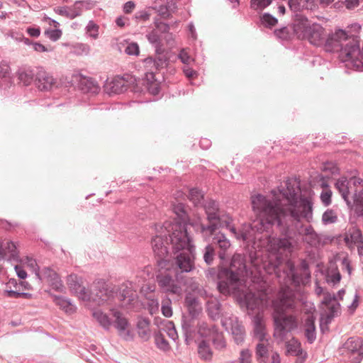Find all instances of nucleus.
<instances>
[{
	"instance_id": "obj_1",
	"label": "nucleus",
	"mask_w": 363,
	"mask_h": 363,
	"mask_svg": "<svg viewBox=\"0 0 363 363\" xmlns=\"http://www.w3.org/2000/svg\"><path fill=\"white\" fill-rule=\"evenodd\" d=\"M298 188L286 180L285 186L279 189L284 202L279 199H267L258 194L251 196V203L257 218L250 225L252 230L269 233L276 228L284 237L277 242L279 249L293 247V242L302 233L303 220H313V202L307 196H298Z\"/></svg>"
},
{
	"instance_id": "obj_2",
	"label": "nucleus",
	"mask_w": 363,
	"mask_h": 363,
	"mask_svg": "<svg viewBox=\"0 0 363 363\" xmlns=\"http://www.w3.org/2000/svg\"><path fill=\"white\" fill-rule=\"evenodd\" d=\"M174 211L182 220L172 223L165 222L164 227L168 233L172 247L175 252L182 251L175 258L176 265L182 272H189L194 267L193 253L195 247L187 232L184 205L178 203L174 206Z\"/></svg>"
},
{
	"instance_id": "obj_3",
	"label": "nucleus",
	"mask_w": 363,
	"mask_h": 363,
	"mask_svg": "<svg viewBox=\"0 0 363 363\" xmlns=\"http://www.w3.org/2000/svg\"><path fill=\"white\" fill-rule=\"evenodd\" d=\"M296 304L294 294L289 288L282 289L272 302L274 337L280 341L284 340L288 333L298 328L297 315L286 313L288 310L295 309Z\"/></svg>"
},
{
	"instance_id": "obj_4",
	"label": "nucleus",
	"mask_w": 363,
	"mask_h": 363,
	"mask_svg": "<svg viewBox=\"0 0 363 363\" xmlns=\"http://www.w3.org/2000/svg\"><path fill=\"white\" fill-rule=\"evenodd\" d=\"M324 50L329 52H339L341 60L350 62L357 69L363 67L359 41L342 29H337L325 37Z\"/></svg>"
},
{
	"instance_id": "obj_5",
	"label": "nucleus",
	"mask_w": 363,
	"mask_h": 363,
	"mask_svg": "<svg viewBox=\"0 0 363 363\" xmlns=\"http://www.w3.org/2000/svg\"><path fill=\"white\" fill-rule=\"evenodd\" d=\"M203 206L207 216V220L209 222L208 225L200 224L199 230L205 240L208 239L216 233L219 228H225L229 230L238 240L243 241H250L252 237L250 227L237 230L232 225L233 218L228 214H220L219 211V204L214 200L210 199Z\"/></svg>"
},
{
	"instance_id": "obj_6",
	"label": "nucleus",
	"mask_w": 363,
	"mask_h": 363,
	"mask_svg": "<svg viewBox=\"0 0 363 363\" xmlns=\"http://www.w3.org/2000/svg\"><path fill=\"white\" fill-rule=\"evenodd\" d=\"M246 274L247 267L243 257L235 255L230 267L221 268L218 272V290L224 296L235 293L240 286L241 278Z\"/></svg>"
},
{
	"instance_id": "obj_7",
	"label": "nucleus",
	"mask_w": 363,
	"mask_h": 363,
	"mask_svg": "<svg viewBox=\"0 0 363 363\" xmlns=\"http://www.w3.org/2000/svg\"><path fill=\"white\" fill-rule=\"evenodd\" d=\"M67 284L72 291L84 301L104 303L113 297L112 291L106 288L104 283L94 284L90 291L83 285L82 279L76 274H70L67 279Z\"/></svg>"
},
{
	"instance_id": "obj_8",
	"label": "nucleus",
	"mask_w": 363,
	"mask_h": 363,
	"mask_svg": "<svg viewBox=\"0 0 363 363\" xmlns=\"http://www.w3.org/2000/svg\"><path fill=\"white\" fill-rule=\"evenodd\" d=\"M296 21H299V29H303V36L311 44L315 46H323L325 40V29L318 23L308 24L307 18L301 14L296 13Z\"/></svg>"
},
{
	"instance_id": "obj_9",
	"label": "nucleus",
	"mask_w": 363,
	"mask_h": 363,
	"mask_svg": "<svg viewBox=\"0 0 363 363\" xmlns=\"http://www.w3.org/2000/svg\"><path fill=\"white\" fill-rule=\"evenodd\" d=\"M350 181L345 177H341L335 182V187L350 208L355 207V211L359 216H363V190L351 196L349 191Z\"/></svg>"
},
{
	"instance_id": "obj_10",
	"label": "nucleus",
	"mask_w": 363,
	"mask_h": 363,
	"mask_svg": "<svg viewBox=\"0 0 363 363\" xmlns=\"http://www.w3.org/2000/svg\"><path fill=\"white\" fill-rule=\"evenodd\" d=\"M152 250L157 257V264L160 269L169 270L170 267H174L175 269H178L182 272V270L175 264V258L177 255L182 252V250L178 252H175L172 249L174 252V260L173 262L170 264L167 247L164 245V240L162 235H156L152 239Z\"/></svg>"
},
{
	"instance_id": "obj_11",
	"label": "nucleus",
	"mask_w": 363,
	"mask_h": 363,
	"mask_svg": "<svg viewBox=\"0 0 363 363\" xmlns=\"http://www.w3.org/2000/svg\"><path fill=\"white\" fill-rule=\"evenodd\" d=\"M340 350L348 356L351 363H360L363 359V340L360 337H349Z\"/></svg>"
},
{
	"instance_id": "obj_12",
	"label": "nucleus",
	"mask_w": 363,
	"mask_h": 363,
	"mask_svg": "<svg viewBox=\"0 0 363 363\" xmlns=\"http://www.w3.org/2000/svg\"><path fill=\"white\" fill-rule=\"evenodd\" d=\"M112 325L117 330L120 337L125 340L133 339V335L130 330V323L128 319L116 309L111 310Z\"/></svg>"
},
{
	"instance_id": "obj_13",
	"label": "nucleus",
	"mask_w": 363,
	"mask_h": 363,
	"mask_svg": "<svg viewBox=\"0 0 363 363\" xmlns=\"http://www.w3.org/2000/svg\"><path fill=\"white\" fill-rule=\"evenodd\" d=\"M222 325L227 330H230L235 342L237 345L242 344L245 337L244 326L239 322L235 316H231L228 320H222Z\"/></svg>"
},
{
	"instance_id": "obj_14",
	"label": "nucleus",
	"mask_w": 363,
	"mask_h": 363,
	"mask_svg": "<svg viewBox=\"0 0 363 363\" xmlns=\"http://www.w3.org/2000/svg\"><path fill=\"white\" fill-rule=\"evenodd\" d=\"M156 280L158 286L163 293L179 295L182 293V287L168 274H160L157 275Z\"/></svg>"
},
{
	"instance_id": "obj_15",
	"label": "nucleus",
	"mask_w": 363,
	"mask_h": 363,
	"mask_svg": "<svg viewBox=\"0 0 363 363\" xmlns=\"http://www.w3.org/2000/svg\"><path fill=\"white\" fill-rule=\"evenodd\" d=\"M35 84L40 91H50L56 86L57 79L43 67H36Z\"/></svg>"
},
{
	"instance_id": "obj_16",
	"label": "nucleus",
	"mask_w": 363,
	"mask_h": 363,
	"mask_svg": "<svg viewBox=\"0 0 363 363\" xmlns=\"http://www.w3.org/2000/svg\"><path fill=\"white\" fill-rule=\"evenodd\" d=\"M342 237L345 245L350 250H354L355 245L363 240L362 230L357 225H351L346 228Z\"/></svg>"
},
{
	"instance_id": "obj_17",
	"label": "nucleus",
	"mask_w": 363,
	"mask_h": 363,
	"mask_svg": "<svg viewBox=\"0 0 363 363\" xmlns=\"http://www.w3.org/2000/svg\"><path fill=\"white\" fill-rule=\"evenodd\" d=\"M206 311L210 318L213 320H218L220 317L222 305L217 297L209 296L206 303Z\"/></svg>"
},
{
	"instance_id": "obj_18",
	"label": "nucleus",
	"mask_w": 363,
	"mask_h": 363,
	"mask_svg": "<svg viewBox=\"0 0 363 363\" xmlns=\"http://www.w3.org/2000/svg\"><path fill=\"white\" fill-rule=\"evenodd\" d=\"M212 244L218 246L220 249L218 251V257L221 260L225 259V252L230 247V242L225 235L222 233H215L212 235Z\"/></svg>"
},
{
	"instance_id": "obj_19",
	"label": "nucleus",
	"mask_w": 363,
	"mask_h": 363,
	"mask_svg": "<svg viewBox=\"0 0 363 363\" xmlns=\"http://www.w3.org/2000/svg\"><path fill=\"white\" fill-rule=\"evenodd\" d=\"M288 4L290 9L294 13L302 10H315L317 7L315 0H289Z\"/></svg>"
},
{
	"instance_id": "obj_20",
	"label": "nucleus",
	"mask_w": 363,
	"mask_h": 363,
	"mask_svg": "<svg viewBox=\"0 0 363 363\" xmlns=\"http://www.w3.org/2000/svg\"><path fill=\"white\" fill-rule=\"evenodd\" d=\"M315 318L311 314L307 316L303 323L304 335L308 343L312 344L316 339Z\"/></svg>"
},
{
	"instance_id": "obj_21",
	"label": "nucleus",
	"mask_w": 363,
	"mask_h": 363,
	"mask_svg": "<svg viewBox=\"0 0 363 363\" xmlns=\"http://www.w3.org/2000/svg\"><path fill=\"white\" fill-rule=\"evenodd\" d=\"M253 337L255 339H257L258 341H263L268 340L266 337V329L265 326L263 323V320L262 317L259 315H256L253 318Z\"/></svg>"
},
{
	"instance_id": "obj_22",
	"label": "nucleus",
	"mask_w": 363,
	"mask_h": 363,
	"mask_svg": "<svg viewBox=\"0 0 363 363\" xmlns=\"http://www.w3.org/2000/svg\"><path fill=\"white\" fill-rule=\"evenodd\" d=\"M269 343V340L259 341L255 348L257 360L259 363H266L268 359Z\"/></svg>"
},
{
	"instance_id": "obj_23",
	"label": "nucleus",
	"mask_w": 363,
	"mask_h": 363,
	"mask_svg": "<svg viewBox=\"0 0 363 363\" xmlns=\"http://www.w3.org/2000/svg\"><path fill=\"white\" fill-rule=\"evenodd\" d=\"M182 328L185 337V341L188 344L189 340H192L196 332L194 319L193 318H183Z\"/></svg>"
},
{
	"instance_id": "obj_24",
	"label": "nucleus",
	"mask_w": 363,
	"mask_h": 363,
	"mask_svg": "<svg viewBox=\"0 0 363 363\" xmlns=\"http://www.w3.org/2000/svg\"><path fill=\"white\" fill-rule=\"evenodd\" d=\"M288 266L289 270L288 276L291 277V282L294 286L304 285L309 281L306 279L305 274L298 273L296 271L295 265L292 262H289Z\"/></svg>"
},
{
	"instance_id": "obj_25",
	"label": "nucleus",
	"mask_w": 363,
	"mask_h": 363,
	"mask_svg": "<svg viewBox=\"0 0 363 363\" xmlns=\"http://www.w3.org/2000/svg\"><path fill=\"white\" fill-rule=\"evenodd\" d=\"M299 229L302 233L301 235H304L306 236L305 240L308 244L311 246H317L319 245V236L315 233L312 225H308L303 228V225H302V228H299Z\"/></svg>"
},
{
	"instance_id": "obj_26",
	"label": "nucleus",
	"mask_w": 363,
	"mask_h": 363,
	"mask_svg": "<svg viewBox=\"0 0 363 363\" xmlns=\"http://www.w3.org/2000/svg\"><path fill=\"white\" fill-rule=\"evenodd\" d=\"M150 321L147 318H140L137 322L138 333L140 337L147 340L150 337Z\"/></svg>"
},
{
	"instance_id": "obj_27",
	"label": "nucleus",
	"mask_w": 363,
	"mask_h": 363,
	"mask_svg": "<svg viewBox=\"0 0 363 363\" xmlns=\"http://www.w3.org/2000/svg\"><path fill=\"white\" fill-rule=\"evenodd\" d=\"M36 78V68H23L18 71V79L25 86L30 85Z\"/></svg>"
},
{
	"instance_id": "obj_28",
	"label": "nucleus",
	"mask_w": 363,
	"mask_h": 363,
	"mask_svg": "<svg viewBox=\"0 0 363 363\" xmlns=\"http://www.w3.org/2000/svg\"><path fill=\"white\" fill-rule=\"evenodd\" d=\"M198 354L200 359L206 362H210L213 358V351L209 343L205 340H201L198 345Z\"/></svg>"
},
{
	"instance_id": "obj_29",
	"label": "nucleus",
	"mask_w": 363,
	"mask_h": 363,
	"mask_svg": "<svg viewBox=\"0 0 363 363\" xmlns=\"http://www.w3.org/2000/svg\"><path fill=\"white\" fill-rule=\"evenodd\" d=\"M146 38L148 42L155 48V54H160L164 52L163 48L162 40L160 35L155 30H152L146 35Z\"/></svg>"
},
{
	"instance_id": "obj_30",
	"label": "nucleus",
	"mask_w": 363,
	"mask_h": 363,
	"mask_svg": "<svg viewBox=\"0 0 363 363\" xmlns=\"http://www.w3.org/2000/svg\"><path fill=\"white\" fill-rule=\"evenodd\" d=\"M53 301L56 305L59 306L60 308L64 310L67 313H73L76 307L72 304L70 299L67 298L62 296H52Z\"/></svg>"
},
{
	"instance_id": "obj_31",
	"label": "nucleus",
	"mask_w": 363,
	"mask_h": 363,
	"mask_svg": "<svg viewBox=\"0 0 363 363\" xmlns=\"http://www.w3.org/2000/svg\"><path fill=\"white\" fill-rule=\"evenodd\" d=\"M21 281L13 278L9 279L6 284V289L4 290V296L7 298H15L16 296H13L10 292H21Z\"/></svg>"
},
{
	"instance_id": "obj_32",
	"label": "nucleus",
	"mask_w": 363,
	"mask_h": 363,
	"mask_svg": "<svg viewBox=\"0 0 363 363\" xmlns=\"http://www.w3.org/2000/svg\"><path fill=\"white\" fill-rule=\"evenodd\" d=\"M262 300L252 292H247L243 297V303L247 310L253 311L259 307Z\"/></svg>"
},
{
	"instance_id": "obj_33",
	"label": "nucleus",
	"mask_w": 363,
	"mask_h": 363,
	"mask_svg": "<svg viewBox=\"0 0 363 363\" xmlns=\"http://www.w3.org/2000/svg\"><path fill=\"white\" fill-rule=\"evenodd\" d=\"M93 317L99 324L106 330H109L112 325L111 319L108 315L99 309L93 311Z\"/></svg>"
},
{
	"instance_id": "obj_34",
	"label": "nucleus",
	"mask_w": 363,
	"mask_h": 363,
	"mask_svg": "<svg viewBox=\"0 0 363 363\" xmlns=\"http://www.w3.org/2000/svg\"><path fill=\"white\" fill-rule=\"evenodd\" d=\"M218 330L217 326L215 325H210L207 323L202 322L198 325V333L203 337L206 338H211L213 335Z\"/></svg>"
},
{
	"instance_id": "obj_35",
	"label": "nucleus",
	"mask_w": 363,
	"mask_h": 363,
	"mask_svg": "<svg viewBox=\"0 0 363 363\" xmlns=\"http://www.w3.org/2000/svg\"><path fill=\"white\" fill-rule=\"evenodd\" d=\"M147 89L148 92L154 96L159 94L160 91V82L155 79V74L152 72L146 74Z\"/></svg>"
},
{
	"instance_id": "obj_36",
	"label": "nucleus",
	"mask_w": 363,
	"mask_h": 363,
	"mask_svg": "<svg viewBox=\"0 0 363 363\" xmlns=\"http://www.w3.org/2000/svg\"><path fill=\"white\" fill-rule=\"evenodd\" d=\"M79 88L84 92L97 91L99 86L95 80L90 77H82L79 82Z\"/></svg>"
},
{
	"instance_id": "obj_37",
	"label": "nucleus",
	"mask_w": 363,
	"mask_h": 363,
	"mask_svg": "<svg viewBox=\"0 0 363 363\" xmlns=\"http://www.w3.org/2000/svg\"><path fill=\"white\" fill-rule=\"evenodd\" d=\"M203 193L198 188H192L189 191L188 198L195 206L203 203Z\"/></svg>"
},
{
	"instance_id": "obj_38",
	"label": "nucleus",
	"mask_w": 363,
	"mask_h": 363,
	"mask_svg": "<svg viewBox=\"0 0 363 363\" xmlns=\"http://www.w3.org/2000/svg\"><path fill=\"white\" fill-rule=\"evenodd\" d=\"M136 296L135 291H133L130 288L125 286V288H121L120 290V293L118 294V299L123 301H126V303H130Z\"/></svg>"
},
{
	"instance_id": "obj_39",
	"label": "nucleus",
	"mask_w": 363,
	"mask_h": 363,
	"mask_svg": "<svg viewBox=\"0 0 363 363\" xmlns=\"http://www.w3.org/2000/svg\"><path fill=\"white\" fill-rule=\"evenodd\" d=\"M215 349L222 350L226 347V342L224 339L222 332L218 330L215 335L211 338Z\"/></svg>"
},
{
	"instance_id": "obj_40",
	"label": "nucleus",
	"mask_w": 363,
	"mask_h": 363,
	"mask_svg": "<svg viewBox=\"0 0 363 363\" xmlns=\"http://www.w3.org/2000/svg\"><path fill=\"white\" fill-rule=\"evenodd\" d=\"M154 69L155 70H160L165 68L169 63V58L164 54V52L156 54V57H154Z\"/></svg>"
},
{
	"instance_id": "obj_41",
	"label": "nucleus",
	"mask_w": 363,
	"mask_h": 363,
	"mask_svg": "<svg viewBox=\"0 0 363 363\" xmlns=\"http://www.w3.org/2000/svg\"><path fill=\"white\" fill-rule=\"evenodd\" d=\"M47 281L50 284L52 289L57 291L62 292L65 289V286L57 273H55L52 277L47 279Z\"/></svg>"
},
{
	"instance_id": "obj_42",
	"label": "nucleus",
	"mask_w": 363,
	"mask_h": 363,
	"mask_svg": "<svg viewBox=\"0 0 363 363\" xmlns=\"http://www.w3.org/2000/svg\"><path fill=\"white\" fill-rule=\"evenodd\" d=\"M287 352L294 356H298L301 352V343L297 340L292 339L286 342Z\"/></svg>"
},
{
	"instance_id": "obj_43",
	"label": "nucleus",
	"mask_w": 363,
	"mask_h": 363,
	"mask_svg": "<svg viewBox=\"0 0 363 363\" xmlns=\"http://www.w3.org/2000/svg\"><path fill=\"white\" fill-rule=\"evenodd\" d=\"M337 220V216L332 209H327L322 216V222L324 225L335 223Z\"/></svg>"
},
{
	"instance_id": "obj_44",
	"label": "nucleus",
	"mask_w": 363,
	"mask_h": 363,
	"mask_svg": "<svg viewBox=\"0 0 363 363\" xmlns=\"http://www.w3.org/2000/svg\"><path fill=\"white\" fill-rule=\"evenodd\" d=\"M215 256V250L212 245H207L204 249L203 259L205 262L210 265L213 263Z\"/></svg>"
},
{
	"instance_id": "obj_45",
	"label": "nucleus",
	"mask_w": 363,
	"mask_h": 363,
	"mask_svg": "<svg viewBox=\"0 0 363 363\" xmlns=\"http://www.w3.org/2000/svg\"><path fill=\"white\" fill-rule=\"evenodd\" d=\"M260 20H261L262 23L265 27H269V28H271V27L275 26L278 22L277 18H275L274 16H273L272 15L269 14V13H264L261 16Z\"/></svg>"
},
{
	"instance_id": "obj_46",
	"label": "nucleus",
	"mask_w": 363,
	"mask_h": 363,
	"mask_svg": "<svg viewBox=\"0 0 363 363\" xmlns=\"http://www.w3.org/2000/svg\"><path fill=\"white\" fill-rule=\"evenodd\" d=\"M155 343L158 348L166 351L169 349V343L161 333H157L155 336Z\"/></svg>"
},
{
	"instance_id": "obj_47",
	"label": "nucleus",
	"mask_w": 363,
	"mask_h": 363,
	"mask_svg": "<svg viewBox=\"0 0 363 363\" xmlns=\"http://www.w3.org/2000/svg\"><path fill=\"white\" fill-rule=\"evenodd\" d=\"M162 314L167 317L169 318L172 315V309L171 306V300L168 298H166L162 300Z\"/></svg>"
},
{
	"instance_id": "obj_48",
	"label": "nucleus",
	"mask_w": 363,
	"mask_h": 363,
	"mask_svg": "<svg viewBox=\"0 0 363 363\" xmlns=\"http://www.w3.org/2000/svg\"><path fill=\"white\" fill-rule=\"evenodd\" d=\"M272 0H251V8L255 10H262L268 6Z\"/></svg>"
},
{
	"instance_id": "obj_49",
	"label": "nucleus",
	"mask_w": 363,
	"mask_h": 363,
	"mask_svg": "<svg viewBox=\"0 0 363 363\" xmlns=\"http://www.w3.org/2000/svg\"><path fill=\"white\" fill-rule=\"evenodd\" d=\"M274 35L281 40H289L291 38V33L287 27H283L275 30Z\"/></svg>"
},
{
	"instance_id": "obj_50",
	"label": "nucleus",
	"mask_w": 363,
	"mask_h": 363,
	"mask_svg": "<svg viewBox=\"0 0 363 363\" xmlns=\"http://www.w3.org/2000/svg\"><path fill=\"white\" fill-rule=\"evenodd\" d=\"M71 10V16L70 19H74V18L80 16L83 12V8L81 5V2L79 1H75L73 6H70Z\"/></svg>"
},
{
	"instance_id": "obj_51",
	"label": "nucleus",
	"mask_w": 363,
	"mask_h": 363,
	"mask_svg": "<svg viewBox=\"0 0 363 363\" xmlns=\"http://www.w3.org/2000/svg\"><path fill=\"white\" fill-rule=\"evenodd\" d=\"M86 33L93 38L98 37L99 26L93 21H90L86 27Z\"/></svg>"
},
{
	"instance_id": "obj_52",
	"label": "nucleus",
	"mask_w": 363,
	"mask_h": 363,
	"mask_svg": "<svg viewBox=\"0 0 363 363\" xmlns=\"http://www.w3.org/2000/svg\"><path fill=\"white\" fill-rule=\"evenodd\" d=\"M239 363H252V353L248 349L242 350L240 353Z\"/></svg>"
},
{
	"instance_id": "obj_53",
	"label": "nucleus",
	"mask_w": 363,
	"mask_h": 363,
	"mask_svg": "<svg viewBox=\"0 0 363 363\" xmlns=\"http://www.w3.org/2000/svg\"><path fill=\"white\" fill-rule=\"evenodd\" d=\"M125 52L128 55H138L140 52L139 46L137 43H130L127 45Z\"/></svg>"
},
{
	"instance_id": "obj_54",
	"label": "nucleus",
	"mask_w": 363,
	"mask_h": 363,
	"mask_svg": "<svg viewBox=\"0 0 363 363\" xmlns=\"http://www.w3.org/2000/svg\"><path fill=\"white\" fill-rule=\"evenodd\" d=\"M45 35L48 36L51 40L57 41L62 35V31L60 29H48L45 31Z\"/></svg>"
},
{
	"instance_id": "obj_55",
	"label": "nucleus",
	"mask_w": 363,
	"mask_h": 363,
	"mask_svg": "<svg viewBox=\"0 0 363 363\" xmlns=\"http://www.w3.org/2000/svg\"><path fill=\"white\" fill-rule=\"evenodd\" d=\"M154 24L155 28L160 31L161 33H168L169 32V25L168 23L162 22L158 19H155Z\"/></svg>"
},
{
	"instance_id": "obj_56",
	"label": "nucleus",
	"mask_w": 363,
	"mask_h": 363,
	"mask_svg": "<svg viewBox=\"0 0 363 363\" xmlns=\"http://www.w3.org/2000/svg\"><path fill=\"white\" fill-rule=\"evenodd\" d=\"M332 191L330 189L323 190L320 194V200L325 206L331 203Z\"/></svg>"
},
{
	"instance_id": "obj_57",
	"label": "nucleus",
	"mask_w": 363,
	"mask_h": 363,
	"mask_svg": "<svg viewBox=\"0 0 363 363\" xmlns=\"http://www.w3.org/2000/svg\"><path fill=\"white\" fill-rule=\"evenodd\" d=\"M340 313V304L337 302H334L328 308V314L335 318Z\"/></svg>"
},
{
	"instance_id": "obj_58",
	"label": "nucleus",
	"mask_w": 363,
	"mask_h": 363,
	"mask_svg": "<svg viewBox=\"0 0 363 363\" xmlns=\"http://www.w3.org/2000/svg\"><path fill=\"white\" fill-rule=\"evenodd\" d=\"M10 74V67L9 65L5 62H2L0 64V78L6 79L9 77Z\"/></svg>"
},
{
	"instance_id": "obj_59",
	"label": "nucleus",
	"mask_w": 363,
	"mask_h": 363,
	"mask_svg": "<svg viewBox=\"0 0 363 363\" xmlns=\"http://www.w3.org/2000/svg\"><path fill=\"white\" fill-rule=\"evenodd\" d=\"M55 12L59 15L66 16L70 18L71 10L70 6H60L54 9Z\"/></svg>"
},
{
	"instance_id": "obj_60",
	"label": "nucleus",
	"mask_w": 363,
	"mask_h": 363,
	"mask_svg": "<svg viewBox=\"0 0 363 363\" xmlns=\"http://www.w3.org/2000/svg\"><path fill=\"white\" fill-rule=\"evenodd\" d=\"M157 13L161 18L164 19H168L172 16V14L166 6H160L157 9Z\"/></svg>"
},
{
	"instance_id": "obj_61",
	"label": "nucleus",
	"mask_w": 363,
	"mask_h": 363,
	"mask_svg": "<svg viewBox=\"0 0 363 363\" xmlns=\"http://www.w3.org/2000/svg\"><path fill=\"white\" fill-rule=\"evenodd\" d=\"M150 16V14L145 10L136 12L134 16L135 18L137 21H146L149 20Z\"/></svg>"
},
{
	"instance_id": "obj_62",
	"label": "nucleus",
	"mask_w": 363,
	"mask_h": 363,
	"mask_svg": "<svg viewBox=\"0 0 363 363\" xmlns=\"http://www.w3.org/2000/svg\"><path fill=\"white\" fill-rule=\"evenodd\" d=\"M148 308L151 314H153L159 308V302L157 298H149Z\"/></svg>"
},
{
	"instance_id": "obj_63",
	"label": "nucleus",
	"mask_w": 363,
	"mask_h": 363,
	"mask_svg": "<svg viewBox=\"0 0 363 363\" xmlns=\"http://www.w3.org/2000/svg\"><path fill=\"white\" fill-rule=\"evenodd\" d=\"M300 269L303 272V273L305 274L306 279L309 280V279L311 278L309 266L308 262L305 259L301 260L300 264Z\"/></svg>"
},
{
	"instance_id": "obj_64",
	"label": "nucleus",
	"mask_w": 363,
	"mask_h": 363,
	"mask_svg": "<svg viewBox=\"0 0 363 363\" xmlns=\"http://www.w3.org/2000/svg\"><path fill=\"white\" fill-rule=\"evenodd\" d=\"M26 32L30 37L38 38L40 35V28L38 26H29L26 28Z\"/></svg>"
}]
</instances>
